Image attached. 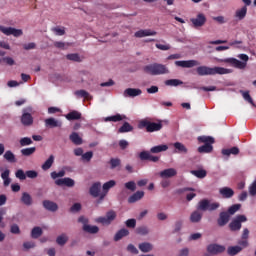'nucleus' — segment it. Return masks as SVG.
Here are the masks:
<instances>
[{
  "instance_id": "nucleus-1",
  "label": "nucleus",
  "mask_w": 256,
  "mask_h": 256,
  "mask_svg": "<svg viewBox=\"0 0 256 256\" xmlns=\"http://www.w3.org/2000/svg\"><path fill=\"white\" fill-rule=\"evenodd\" d=\"M219 207H221L219 202L211 203V201L207 199L200 200L197 205V210L190 214V222L201 223V219H203V213L200 211H217Z\"/></svg>"
},
{
  "instance_id": "nucleus-50",
  "label": "nucleus",
  "mask_w": 256,
  "mask_h": 256,
  "mask_svg": "<svg viewBox=\"0 0 256 256\" xmlns=\"http://www.w3.org/2000/svg\"><path fill=\"white\" fill-rule=\"evenodd\" d=\"M51 31L59 37L65 35V27L56 26V27L52 28Z\"/></svg>"
},
{
  "instance_id": "nucleus-44",
  "label": "nucleus",
  "mask_w": 256,
  "mask_h": 256,
  "mask_svg": "<svg viewBox=\"0 0 256 256\" xmlns=\"http://www.w3.org/2000/svg\"><path fill=\"white\" fill-rule=\"evenodd\" d=\"M174 147H175V149L177 150L176 151V153H187V147H185L184 145H183V143H181V142H175L174 143Z\"/></svg>"
},
{
  "instance_id": "nucleus-32",
  "label": "nucleus",
  "mask_w": 256,
  "mask_h": 256,
  "mask_svg": "<svg viewBox=\"0 0 256 256\" xmlns=\"http://www.w3.org/2000/svg\"><path fill=\"white\" fill-rule=\"evenodd\" d=\"M198 141L199 143H204V145H213V143H215V138L211 136H199Z\"/></svg>"
},
{
  "instance_id": "nucleus-43",
  "label": "nucleus",
  "mask_w": 256,
  "mask_h": 256,
  "mask_svg": "<svg viewBox=\"0 0 256 256\" xmlns=\"http://www.w3.org/2000/svg\"><path fill=\"white\" fill-rule=\"evenodd\" d=\"M35 151H37V148H35V147L24 148L21 150V154L24 157H31V155H33V153H35Z\"/></svg>"
},
{
  "instance_id": "nucleus-19",
  "label": "nucleus",
  "mask_w": 256,
  "mask_h": 256,
  "mask_svg": "<svg viewBox=\"0 0 256 256\" xmlns=\"http://www.w3.org/2000/svg\"><path fill=\"white\" fill-rule=\"evenodd\" d=\"M143 91L139 88H128L124 91V97H139Z\"/></svg>"
},
{
  "instance_id": "nucleus-10",
  "label": "nucleus",
  "mask_w": 256,
  "mask_h": 256,
  "mask_svg": "<svg viewBox=\"0 0 256 256\" xmlns=\"http://www.w3.org/2000/svg\"><path fill=\"white\" fill-rule=\"evenodd\" d=\"M194 29H199V27H203L205 23H207V17H205V14L200 13L196 16V18L190 19Z\"/></svg>"
},
{
  "instance_id": "nucleus-55",
  "label": "nucleus",
  "mask_w": 256,
  "mask_h": 256,
  "mask_svg": "<svg viewBox=\"0 0 256 256\" xmlns=\"http://www.w3.org/2000/svg\"><path fill=\"white\" fill-rule=\"evenodd\" d=\"M50 177L54 180L59 179V177H65V170H61L59 172L53 171L50 173Z\"/></svg>"
},
{
  "instance_id": "nucleus-8",
  "label": "nucleus",
  "mask_w": 256,
  "mask_h": 256,
  "mask_svg": "<svg viewBox=\"0 0 256 256\" xmlns=\"http://www.w3.org/2000/svg\"><path fill=\"white\" fill-rule=\"evenodd\" d=\"M0 31L1 33L7 36L13 35V37H21V35H23V30L21 29H17L13 27H5L2 25H0Z\"/></svg>"
},
{
  "instance_id": "nucleus-41",
  "label": "nucleus",
  "mask_w": 256,
  "mask_h": 256,
  "mask_svg": "<svg viewBox=\"0 0 256 256\" xmlns=\"http://www.w3.org/2000/svg\"><path fill=\"white\" fill-rule=\"evenodd\" d=\"M133 131V126L129 122H124V124L118 129V133H130Z\"/></svg>"
},
{
  "instance_id": "nucleus-13",
  "label": "nucleus",
  "mask_w": 256,
  "mask_h": 256,
  "mask_svg": "<svg viewBox=\"0 0 256 256\" xmlns=\"http://www.w3.org/2000/svg\"><path fill=\"white\" fill-rule=\"evenodd\" d=\"M208 253L211 255H219V253H225V246L219 244H210L207 246Z\"/></svg>"
},
{
  "instance_id": "nucleus-16",
  "label": "nucleus",
  "mask_w": 256,
  "mask_h": 256,
  "mask_svg": "<svg viewBox=\"0 0 256 256\" xmlns=\"http://www.w3.org/2000/svg\"><path fill=\"white\" fill-rule=\"evenodd\" d=\"M155 35H157L156 31H153L151 29H145V30H139L135 32L134 37L143 38V37H153Z\"/></svg>"
},
{
  "instance_id": "nucleus-38",
  "label": "nucleus",
  "mask_w": 256,
  "mask_h": 256,
  "mask_svg": "<svg viewBox=\"0 0 256 256\" xmlns=\"http://www.w3.org/2000/svg\"><path fill=\"white\" fill-rule=\"evenodd\" d=\"M43 235V229L41 227L36 226L31 231V237L32 239H39Z\"/></svg>"
},
{
  "instance_id": "nucleus-49",
  "label": "nucleus",
  "mask_w": 256,
  "mask_h": 256,
  "mask_svg": "<svg viewBox=\"0 0 256 256\" xmlns=\"http://www.w3.org/2000/svg\"><path fill=\"white\" fill-rule=\"evenodd\" d=\"M21 147H27L28 145H33V140L30 137H23L19 141Z\"/></svg>"
},
{
  "instance_id": "nucleus-61",
  "label": "nucleus",
  "mask_w": 256,
  "mask_h": 256,
  "mask_svg": "<svg viewBox=\"0 0 256 256\" xmlns=\"http://www.w3.org/2000/svg\"><path fill=\"white\" fill-rule=\"evenodd\" d=\"M127 251L129 253H132L133 255H139V250L137 249V247H135V245L133 244H129L127 246Z\"/></svg>"
},
{
  "instance_id": "nucleus-21",
  "label": "nucleus",
  "mask_w": 256,
  "mask_h": 256,
  "mask_svg": "<svg viewBox=\"0 0 256 256\" xmlns=\"http://www.w3.org/2000/svg\"><path fill=\"white\" fill-rule=\"evenodd\" d=\"M20 201L23 203V205H26V207H31V205H33V197H31V194L28 192L22 193Z\"/></svg>"
},
{
  "instance_id": "nucleus-46",
  "label": "nucleus",
  "mask_w": 256,
  "mask_h": 256,
  "mask_svg": "<svg viewBox=\"0 0 256 256\" xmlns=\"http://www.w3.org/2000/svg\"><path fill=\"white\" fill-rule=\"evenodd\" d=\"M241 93H242V97H243V99H244L245 101H247L248 103H250V105H251L252 107H256L255 102H253V98H251V95L249 94V91H246V92L241 91Z\"/></svg>"
},
{
  "instance_id": "nucleus-53",
  "label": "nucleus",
  "mask_w": 256,
  "mask_h": 256,
  "mask_svg": "<svg viewBox=\"0 0 256 256\" xmlns=\"http://www.w3.org/2000/svg\"><path fill=\"white\" fill-rule=\"evenodd\" d=\"M15 175L17 179H20V181H25V179H27V172L25 173L22 169L17 170Z\"/></svg>"
},
{
  "instance_id": "nucleus-33",
  "label": "nucleus",
  "mask_w": 256,
  "mask_h": 256,
  "mask_svg": "<svg viewBox=\"0 0 256 256\" xmlns=\"http://www.w3.org/2000/svg\"><path fill=\"white\" fill-rule=\"evenodd\" d=\"M85 233H90V235H95L99 233V228L97 226L85 225L82 227Z\"/></svg>"
},
{
  "instance_id": "nucleus-51",
  "label": "nucleus",
  "mask_w": 256,
  "mask_h": 256,
  "mask_svg": "<svg viewBox=\"0 0 256 256\" xmlns=\"http://www.w3.org/2000/svg\"><path fill=\"white\" fill-rule=\"evenodd\" d=\"M67 241H69V237H67V235H65V234L58 236L56 239V243L61 246L65 245V243H67Z\"/></svg>"
},
{
  "instance_id": "nucleus-58",
  "label": "nucleus",
  "mask_w": 256,
  "mask_h": 256,
  "mask_svg": "<svg viewBox=\"0 0 256 256\" xmlns=\"http://www.w3.org/2000/svg\"><path fill=\"white\" fill-rule=\"evenodd\" d=\"M66 58L69 61H76V63H81V57H79V54H68Z\"/></svg>"
},
{
  "instance_id": "nucleus-31",
  "label": "nucleus",
  "mask_w": 256,
  "mask_h": 256,
  "mask_svg": "<svg viewBox=\"0 0 256 256\" xmlns=\"http://www.w3.org/2000/svg\"><path fill=\"white\" fill-rule=\"evenodd\" d=\"M11 171L6 169L4 172L1 173V178L4 181V187H9L11 185V178H9Z\"/></svg>"
},
{
  "instance_id": "nucleus-47",
  "label": "nucleus",
  "mask_w": 256,
  "mask_h": 256,
  "mask_svg": "<svg viewBox=\"0 0 256 256\" xmlns=\"http://www.w3.org/2000/svg\"><path fill=\"white\" fill-rule=\"evenodd\" d=\"M123 119H126V117L121 114H116L114 116L107 117L106 121H112L113 123H118V121H123Z\"/></svg>"
},
{
  "instance_id": "nucleus-54",
  "label": "nucleus",
  "mask_w": 256,
  "mask_h": 256,
  "mask_svg": "<svg viewBox=\"0 0 256 256\" xmlns=\"http://www.w3.org/2000/svg\"><path fill=\"white\" fill-rule=\"evenodd\" d=\"M138 235H149V228L146 226H140L136 229Z\"/></svg>"
},
{
  "instance_id": "nucleus-4",
  "label": "nucleus",
  "mask_w": 256,
  "mask_h": 256,
  "mask_svg": "<svg viewBox=\"0 0 256 256\" xmlns=\"http://www.w3.org/2000/svg\"><path fill=\"white\" fill-rule=\"evenodd\" d=\"M237 58H226L222 60L223 63H228L232 67H235L236 69H245L247 67V61H249V56L247 54H239Z\"/></svg>"
},
{
  "instance_id": "nucleus-40",
  "label": "nucleus",
  "mask_w": 256,
  "mask_h": 256,
  "mask_svg": "<svg viewBox=\"0 0 256 256\" xmlns=\"http://www.w3.org/2000/svg\"><path fill=\"white\" fill-rule=\"evenodd\" d=\"M117 185V182L115 180H110L108 182H105L102 186V189L104 192L109 193L110 189H113Z\"/></svg>"
},
{
  "instance_id": "nucleus-20",
  "label": "nucleus",
  "mask_w": 256,
  "mask_h": 256,
  "mask_svg": "<svg viewBox=\"0 0 256 256\" xmlns=\"http://www.w3.org/2000/svg\"><path fill=\"white\" fill-rule=\"evenodd\" d=\"M43 207H44V209H46L47 211H51L52 213H55V211H57V209H59V206L57 205V203H55L51 200H44Z\"/></svg>"
},
{
  "instance_id": "nucleus-63",
  "label": "nucleus",
  "mask_w": 256,
  "mask_h": 256,
  "mask_svg": "<svg viewBox=\"0 0 256 256\" xmlns=\"http://www.w3.org/2000/svg\"><path fill=\"white\" fill-rule=\"evenodd\" d=\"M182 227H183V221H181V220L176 221L175 225H174L173 233H179V231H181Z\"/></svg>"
},
{
  "instance_id": "nucleus-28",
  "label": "nucleus",
  "mask_w": 256,
  "mask_h": 256,
  "mask_svg": "<svg viewBox=\"0 0 256 256\" xmlns=\"http://www.w3.org/2000/svg\"><path fill=\"white\" fill-rule=\"evenodd\" d=\"M239 152L240 150L237 146L228 149H222V155H225L226 157H229L230 155H239Z\"/></svg>"
},
{
  "instance_id": "nucleus-17",
  "label": "nucleus",
  "mask_w": 256,
  "mask_h": 256,
  "mask_svg": "<svg viewBox=\"0 0 256 256\" xmlns=\"http://www.w3.org/2000/svg\"><path fill=\"white\" fill-rule=\"evenodd\" d=\"M177 175V170L175 168H168L160 172V177L162 179H171Z\"/></svg>"
},
{
  "instance_id": "nucleus-60",
  "label": "nucleus",
  "mask_w": 256,
  "mask_h": 256,
  "mask_svg": "<svg viewBox=\"0 0 256 256\" xmlns=\"http://www.w3.org/2000/svg\"><path fill=\"white\" fill-rule=\"evenodd\" d=\"M150 156L151 153H149L148 151H142L139 154V158L141 161H149Z\"/></svg>"
},
{
  "instance_id": "nucleus-14",
  "label": "nucleus",
  "mask_w": 256,
  "mask_h": 256,
  "mask_svg": "<svg viewBox=\"0 0 256 256\" xmlns=\"http://www.w3.org/2000/svg\"><path fill=\"white\" fill-rule=\"evenodd\" d=\"M55 185H58V187H75V180L72 178L66 177V178H60L55 180Z\"/></svg>"
},
{
  "instance_id": "nucleus-12",
  "label": "nucleus",
  "mask_w": 256,
  "mask_h": 256,
  "mask_svg": "<svg viewBox=\"0 0 256 256\" xmlns=\"http://www.w3.org/2000/svg\"><path fill=\"white\" fill-rule=\"evenodd\" d=\"M231 216L227 211L220 212L219 217L217 219L218 227H225L227 223H229Z\"/></svg>"
},
{
  "instance_id": "nucleus-2",
  "label": "nucleus",
  "mask_w": 256,
  "mask_h": 256,
  "mask_svg": "<svg viewBox=\"0 0 256 256\" xmlns=\"http://www.w3.org/2000/svg\"><path fill=\"white\" fill-rule=\"evenodd\" d=\"M197 75L200 77H205L207 75H227L229 69L215 66L213 68L209 66H199L196 68Z\"/></svg>"
},
{
  "instance_id": "nucleus-36",
  "label": "nucleus",
  "mask_w": 256,
  "mask_h": 256,
  "mask_svg": "<svg viewBox=\"0 0 256 256\" xmlns=\"http://www.w3.org/2000/svg\"><path fill=\"white\" fill-rule=\"evenodd\" d=\"M191 175H194V177H197L198 179H205L207 177V171L204 169L200 170H192L190 171Z\"/></svg>"
},
{
  "instance_id": "nucleus-9",
  "label": "nucleus",
  "mask_w": 256,
  "mask_h": 256,
  "mask_svg": "<svg viewBox=\"0 0 256 256\" xmlns=\"http://www.w3.org/2000/svg\"><path fill=\"white\" fill-rule=\"evenodd\" d=\"M175 65L176 67H182L183 69H191L197 67L200 63L197 60H178L175 61Z\"/></svg>"
},
{
  "instance_id": "nucleus-6",
  "label": "nucleus",
  "mask_w": 256,
  "mask_h": 256,
  "mask_svg": "<svg viewBox=\"0 0 256 256\" xmlns=\"http://www.w3.org/2000/svg\"><path fill=\"white\" fill-rule=\"evenodd\" d=\"M117 219V212L114 210H110L106 212L105 216H100L95 219L96 223H100V225H103L104 227H109L111 223L114 222V220Z\"/></svg>"
},
{
  "instance_id": "nucleus-42",
  "label": "nucleus",
  "mask_w": 256,
  "mask_h": 256,
  "mask_svg": "<svg viewBox=\"0 0 256 256\" xmlns=\"http://www.w3.org/2000/svg\"><path fill=\"white\" fill-rule=\"evenodd\" d=\"M213 151V145L204 144L198 147V153H211Z\"/></svg>"
},
{
  "instance_id": "nucleus-48",
  "label": "nucleus",
  "mask_w": 256,
  "mask_h": 256,
  "mask_svg": "<svg viewBox=\"0 0 256 256\" xmlns=\"http://www.w3.org/2000/svg\"><path fill=\"white\" fill-rule=\"evenodd\" d=\"M239 209H241V204H234L228 208V211H226V213H228V215L230 216L235 215V213L239 211Z\"/></svg>"
},
{
  "instance_id": "nucleus-27",
  "label": "nucleus",
  "mask_w": 256,
  "mask_h": 256,
  "mask_svg": "<svg viewBox=\"0 0 256 256\" xmlns=\"http://www.w3.org/2000/svg\"><path fill=\"white\" fill-rule=\"evenodd\" d=\"M53 163H55V156L50 155L49 158L42 164V171H49V168L53 167Z\"/></svg>"
},
{
  "instance_id": "nucleus-34",
  "label": "nucleus",
  "mask_w": 256,
  "mask_h": 256,
  "mask_svg": "<svg viewBox=\"0 0 256 256\" xmlns=\"http://www.w3.org/2000/svg\"><path fill=\"white\" fill-rule=\"evenodd\" d=\"M129 235V230L123 228L120 229L114 236V241H121L123 237H127Z\"/></svg>"
},
{
  "instance_id": "nucleus-29",
  "label": "nucleus",
  "mask_w": 256,
  "mask_h": 256,
  "mask_svg": "<svg viewBox=\"0 0 256 256\" xmlns=\"http://www.w3.org/2000/svg\"><path fill=\"white\" fill-rule=\"evenodd\" d=\"M235 17L236 19H239V21H243V19L247 17V6H243L242 8L236 10Z\"/></svg>"
},
{
  "instance_id": "nucleus-11",
  "label": "nucleus",
  "mask_w": 256,
  "mask_h": 256,
  "mask_svg": "<svg viewBox=\"0 0 256 256\" xmlns=\"http://www.w3.org/2000/svg\"><path fill=\"white\" fill-rule=\"evenodd\" d=\"M20 121L24 127H31L33 125V116L27 110H23Z\"/></svg>"
},
{
  "instance_id": "nucleus-39",
  "label": "nucleus",
  "mask_w": 256,
  "mask_h": 256,
  "mask_svg": "<svg viewBox=\"0 0 256 256\" xmlns=\"http://www.w3.org/2000/svg\"><path fill=\"white\" fill-rule=\"evenodd\" d=\"M164 83L167 87H179V85H183V81L179 79H169L166 80Z\"/></svg>"
},
{
  "instance_id": "nucleus-62",
  "label": "nucleus",
  "mask_w": 256,
  "mask_h": 256,
  "mask_svg": "<svg viewBox=\"0 0 256 256\" xmlns=\"http://www.w3.org/2000/svg\"><path fill=\"white\" fill-rule=\"evenodd\" d=\"M136 226H137V220L132 218L126 221V227H128L129 229H135Z\"/></svg>"
},
{
  "instance_id": "nucleus-45",
  "label": "nucleus",
  "mask_w": 256,
  "mask_h": 256,
  "mask_svg": "<svg viewBox=\"0 0 256 256\" xmlns=\"http://www.w3.org/2000/svg\"><path fill=\"white\" fill-rule=\"evenodd\" d=\"M4 159H6V161H8L9 163H15V161H17L15 159V154H13L11 150L5 152Z\"/></svg>"
},
{
  "instance_id": "nucleus-52",
  "label": "nucleus",
  "mask_w": 256,
  "mask_h": 256,
  "mask_svg": "<svg viewBox=\"0 0 256 256\" xmlns=\"http://www.w3.org/2000/svg\"><path fill=\"white\" fill-rule=\"evenodd\" d=\"M109 163H110V168L111 169H116V167H120L121 166V159H119V158H111Z\"/></svg>"
},
{
  "instance_id": "nucleus-64",
  "label": "nucleus",
  "mask_w": 256,
  "mask_h": 256,
  "mask_svg": "<svg viewBox=\"0 0 256 256\" xmlns=\"http://www.w3.org/2000/svg\"><path fill=\"white\" fill-rule=\"evenodd\" d=\"M249 193H250V195H252V197H255V195H256V180L249 187Z\"/></svg>"
},
{
  "instance_id": "nucleus-5",
  "label": "nucleus",
  "mask_w": 256,
  "mask_h": 256,
  "mask_svg": "<svg viewBox=\"0 0 256 256\" xmlns=\"http://www.w3.org/2000/svg\"><path fill=\"white\" fill-rule=\"evenodd\" d=\"M138 129H146L147 133H155V131H161L163 129V124L161 122L156 123L143 119L139 121Z\"/></svg>"
},
{
  "instance_id": "nucleus-25",
  "label": "nucleus",
  "mask_w": 256,
  "mask_h": 256,
  "mask_svg": "<svg viewBox=\"0 0 256 256\" xmlns=\"http://www.w3.org/2000/svg\"><path fill=\"white\" fill-rule=\"evenodd\" d=\"M69 139L74 145H83V138L77 132H72Z\"/></svg>"
},
{
  "instance_id": "nucleus-15",
  "label": "nucleus",
  "mask_w": 256,
  "mask_h": 256,
  "mask_svg": "<svg viewBox=\"0 0 256 256\" xmlns=\"http://www.w3.org/2000/svg\"><path fill=\"white\" fill-rule=\"evenodd\" d=\"M219 193L223 199H231L235 195V191L230 187L220 188Z\"/></svg>"
},
{
  "instance_id": "nucleus-22",
  "label": "nucleus",
  "mask_w": 256,
  "mask_h": 256,
  "mask_svg": "<svg viewBox=\"0 0 256 256\" xmlns=\"http://www.w3.org/2000/svg\"><path fill=\"white\" fill-rule=\"evenodd\" d=\"M101 191V182H95L89 189V193L92 197H99V193Z\"/></svg>"
},
{
  "instance_id": "nucleus-7",
  "label": "nucleus",
  "mask_w": 256,
  "mask_h": 256,
  "mask_svg": "<svg viewBox=\"0 0 256 256\" xmlns=\"http://www.w3.org/2000/svg\"><path fill=\"white\" fill-rule=\"evenodd\" d=\"M247 222V216L237 215L229 224L230 231H241L242 223Z\"/></svg>"
},
{
  "instance_id": "nucleus-37",
  "label": "nucleus",
  "mask_w": 256,
  "mask_h": 256,
  "mask_svg": "<svg viewBox=\"0 0 256 256\" xmlns=\"http://www.w3.org/2000/svg\"><path fill=\"white\" fill-rule=\"evenodd\" d=\"M243 251V247L241 246H230L227 249L228 255L235 256Z\"/></svg>"
},
{
  "instance_id": "nucleus-30",
  "label": "nucleus",
  "mask_w": 256,
  "mask_h": 256,
  "mask_svg": "<svg viewBox=\"0 0 256 256\" xmlns=\"http://www.w3.org/2000/svg\"><path fill=\"white\" fill-rule=\"evenodd\" d=\"M138 247L142 253H149L153 251V244L149 242L140 243Z\"/></svg>"
},
{
  "instance_id": "nucleus-26",
  "label": "nucleus",
  "mask_w": 256,
  "mask_h": 256,
  "mask_svg": "<svg viewBox=\"0 0 256 256\" xmlns=\"http://www.w3.org/2000/svg\"><path fill=\"white\" fill-rule=\"evenodd\" d=\"M65 117L68 121H79V119H81V112L73 110L66 114Z\"/></svg>"
},
{
  "instance_id": "nucleus-18",
  "label": "nucleus",
  "mask_w": 256,
  "mask_h": 256,
  "mask_svg": "<svg viewBox=\"0 0 256 256\" xmlns=\"http://www.w3.org/2000/svg\"><path fill=\"white\" fill-rule=\"evenodd\" d=\"M45 126L50 127L51 129L55 127H63V122L55 119V118H47L45 121Z\"/></svg>"
},
{
  "instance_id": "nucleus-56",
  "label": "nucleus",
  "mask_w": 256,
  "mask_h": 256,
  "mask_svg": "<svg viewBox=\"0 0 256 256\" xmlns=\"http://www.w3.org/2000/svg\"><path fill=\"white\" fill-rule=\"evenodd\" d=\"M124 187L128 189V191H135L137 189V184H135V181H129L124 184Z\"/></svg>"
},
{
  "instance_id": "nucleus-23",
  "label": "nucleus",
  "mask_w": 256,
  "mask_h": 256,
  "mask_svg": "<svg viewBox=\"0 0 256 256\" xmlns=\"http://www.w3.org/2000/svg\"><path fill=\"white\" fill-rule=\"evenodd\" d=\"M142 197H145V192L137 191L128 198V203H137Z\"/></svg>"
},
{
  "instance_id": "nucleus-35",
  "label": "nucleus",
  "mask_w": 256,
  "mask_h": 256,
  "mask_svg": "<svg viewBox=\"0 0 256 256\" xmlns=\"http://www.w3.org/2000/svg\"><path fill=\"white\" fill-rule=\"evenodd\" d=\"M167 149H169V146H167V144L153 146L150 149V153H163L164 151H167Z\"/></svg>"
},
{
  "instance_id": "nucleus-59",
  "label": "nucleus",
  "mask_w": 256,
  "mask_h": 256,
  "mask_svg": "<svg viewBox=\"0 0 256 256\" xmlns=\"http://www.w3.org/2000/svg\"><path fill=\"white\" fill-rule=\"evenodd\" d=\"M26 177H28V179H37L39 173L35 170H28L26 171Z\"/></svg>"
},
{
  "instance_id": "nucleus-24",
  "label": "nucleus",
  "mask_w": 256,
  "mask_h": 256,
  "mask_svg": "<svg viewBox=\"0 0 256 256\" xmlns=\"http://www.w3.org/2000/svg\"><path fill=\"white\" fill-rule=\"evenodd\" d=\"M74 94L79 99H86V101H91L93 99V96H91V94H89V92L86 90H77L74 92Z\"/></svg>"
},
{
  "instance_id": "nucleus-3",
  "label": "nucleus",
  "mask_w": 256,
  "mask_h": 256,
  "mask_svg": "<svg viewBox=\"0 0 256 256\" xmlns=\"http://www.w3.org/2000/svg\"><path fill=\"white\" fill-rule=\"evenodd\" d=\"M144 73L147 75H167L169 74V68L165 64L153 63L143 67Z\"/></svg>"
},
{
  "instance_id": "nucleus-57",
  "label": "nucleus",
  "mask_w": 256,
  "mask_h": 256,
  "mask_svg": "<svg viewBox=\"0 0 256 256\" xmlns=\"http://www.w3.org/2000/svg\"><path fill=\"white\" fill-rule=\"evenodd\" d=\"M82 161H86L87 163H89V161H91V159H93V151H88L86 153H84L81 157Z\"/></svg>"
}]
</instances>
